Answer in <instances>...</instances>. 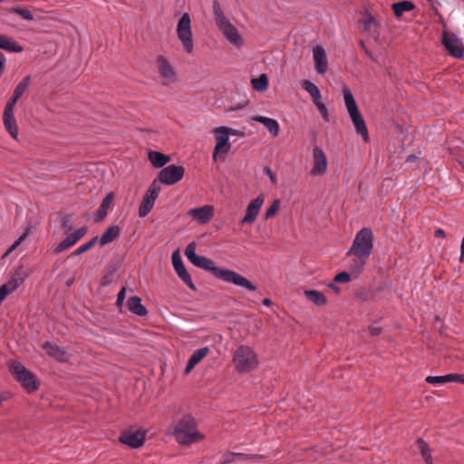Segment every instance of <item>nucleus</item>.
Masks as SVG:
<instances>
[{
	"label": "nucleus",
	"mask_w": 464,
	"mask_h": 464,
	"mask_svg": "<svg viewBox=\"0 0 464 464\" xmlns=\"http://www.w3.org/2000/svg\"><path fill=\"white\" fill-rule=\"evenodd\" d=\"M350 281H351V276L347 272H341V273L337 274L334 278V283H348Z\"/></svg>",
	"instance_id": "47"
},
{
	"label": "nucleus",
	"mask_w": 464,
	"mask_h": 464,
	"mask_svg": "<svg viewBox=\"0 0 464 464\" xmlns=\"http://www.w3.org/2000/svg\"><path fill=\"white\" fill-rule=\"evenodd\" d=\"M5 57L0 52V75H2V73H3L4 70H5Z\"/></svg>",
	"instance_id": "57"
},
{
	"label": "nucleus",
	"mask_w": 464,
	"mask_h": 464,
	"mask_svg": "<svg viewBox=\"0 0 464 464\" xmlns=\"http://www.w3.org/2000/svg\"><path fill=\"white\" fill-rule=\"evenodd\" d=\"M98 242V237H92L89 242L82 244L76 251L73 256L83 254L92 249Z\"/></svg>",
	"instance_id": "41"
},
{
	"label": "nucleus",
	"mask_w": 464,
	"mask_h": 464,
	"mask_svg": "<svg viewBox=\"0 0 464 464\" xmlns=\"http://www.w3.org/2000/svg\"><path fill=\"white\" fill-rule=\"evenodd\" d=\"M434 236L436 237H446V233L443 229L441 228H439L437 229L435 232H434Z\"/></svg>",
	"instance_id": "59"
},
{
	"label": "nucleus",
	"mask_w": 464,
	"mask_h": 464,
	"mask_svg": "<svg viewBox=\"0 0 464 464\" xmlns=\"http://www.w3.org/2000/svg\"><path fill=\"white\" fill-rule=\"evenodd\" d=\"M23 283V278L13 277L5 285L13 293Z\"/></svg>",
	"instance_id": "45"
},
{
	"label": "nucleus",
	"mask_w": 464,
	"mask_h": 464,
	"mask_svg": "<svg viewBox=\"0 0 464 464\" xmlns=\"http://www.w3.org/2000/svg\"><path fill=\"white\" fill-rule=\"evenodd\" d=\"M158 71L162 79L163 85H169L175 82L177 73L170 63L162 55L157 58Z\"/></svg>",
	"instance_id": "11"
},
{
	"label": "nucleus",
	"mask_w": 464,
	"mask_h": 464,
	"mask_svg": "<svg viewBox=\"0 0 464 464\" xmlns=\"http://www.w3.org/2000/svg\"><path fill=\"white\" fill-rule=\"evenodd\" d=\"M3 401V398L0 396V404L2 403Z\"/></svg>",
	"instance_id": "62"
},
{
	"label": "nucleus",
	"mask_w": 464,
	"mask_h": 464,
	"mask_svg": "<svg viewBox=\"0 0 464 464\" xmlns=\"http://www.w3.org/2000/svg\"><path fill=\"white\" fill-rule=\"evenodd\" d=\"M214 13L217 25L227 40L235 46H241L243 44L241 35L237 29L227 19L217 3L214 4Z\"/></svg>",
	"instance_id": "5"
},
{
	"label": "nucleus",
	"mask_w": 464,
	"mask_h": 464,
	"mask_svg": "<svg viewBox=\"0 0 464 464\" xmlns=\"http://www.w3.org/2000/svg\"><path fill=\"white\" fill-rule=\"evenodd\" d=\"M185 256L195 266L211 272L212 275L218 279L244 287L248 291L253 292L256 290V286L240 274L229 269L218 267L215 266L213 260L203 256H198L196 254L195 242H191L187 246Z\"/></svg>",
	"instance_id": "1"
},
{
	"label": "nucleus",
	"mask_w": 464,
	"mask_h": 464,
	"mask_svg": "<svg viewBox=\"0 0 464 464\" xmlns=\"http://www.w3.org/2000/svg\"><path fill=\"white\" fill-rule=\"evenodd\" d=\"M264 204V198L257 197L255 199L251 200L248 204L246 215L242 219V224H252L256 219V217L259 214V211Z\"/></svg>",
	"instance_id": "16"
},
{
	"label": "nucleus",
	"mask_w": 464,
	"mask_h": 464,
	"mask_svg": "<svg viewBox=\"0 0 464 464\" xmlns=\"http://www.w3.org/2000/svg\"><path fill=\"white\" fill-rule=\"evenodd\" d=\"M315 70L318 73L323 74L327 71L328 62L324 49L317 45L313 50Z\"/></svg>",
	"instance_id": "19"
},
{
	"label": "nucleus",
	"mask_w": 464,
	"mask_h": 464,
	"mask_svg": "<svg viewBox=\"0 0 464 464\" xmlns=\"http://www.w3.org/2000/svg\"><path fill=\"white\" fill-rule=\"evenodd\" d=\"M86 233H87V227H82L70 235H71V237H72V238H74V241L77 243L82 237H83L85 236Z\"/></svg>",
	"instance_id": "48"
},
{
	"label": "nucleus",
	"mask_w": 464,
	"mask_h": 464,
	"mask_svg": "<svg viewBox=\"0 0 464 464\" xmlns=\"http://www.w3.org/2000/svg\"><path fill=\"white\" fill-rule=\"evenodd\" d=\"M177 34L184 50L188 53H192L194 44L192 38L191 20L188 13H184L179 19L177 25Z\"/></svg>",
	"instance_id": "7"
},
{
	"label": "nucleus",
	"mask_w": 464,
	"mask_h": 464,
	"mask_svg": "<svg viewBox=\"0 0 464 464\" xmlns=\"http://www.w3.org/2000/svg\"><path fill=\"white\" fill-rule=\"evenodd\" d=\"M248 457L242 453L226 452L222 455L220 464H228L231 462L243 461Z\"/></svg>",
	"instance_id": "33"
},
{
	"label": "nucleus",
	"mask_w": 464,
	"mask_h": 464,
	"mask_svg": "<svg viewBox=\"0 0 464 464\" xmlns=\"http://www.w3.org/2000/svg\"><path fill=\"white\" fill-rule=\"evenodd\" d=\"M113 198L114 194L112 192L107 194V196L103 198L99 209L95 214V220L97 222H101L107 216V211L112 204Z\"/></svg>",
	"instance_id": "24"
},
{
	"label": "nucleus",
	"mask_w": 464,
	"mask_h": 464,
	"mask_svg": "<svg viewBox=\"0 0 464 464\" xmlns=\"http://www.w3.org/2000/svg\"><path fill=\"white\" fill-rule=\"evenodd\" d=\"M450 382H455L459 383H464V374L450 373L448 374Z\"/></svg>",
	"instance_id": "49"
},
{
	"label": "nucleus",
	"mask_w": 464,
	"mask_h": 464,
	"mask_svg": "<svg viewBox=\"0 0 464 464\" xmlns=\"http://www.w3.org/2000/svg\"><path fill=\"white\" fill-rule=\"evenodd\" d=\"M233 362L236 370L240 373L250 372L258 365L256 353L251 347L246 345H241L235 351Z\"/></svg>",
	"instance_id": "4"
},
{
	"label": "nucleus",
	"mask_w": 464,
	"mask_h": 464,
	"mask_svg": "<svg viewBox=\"0 0 464 464\" xmlns=\"http://www.w3.org/2000/svg\"><path fill=\"white\" fill-rule=\"evenodd\" d=\"M208 347H203L196 350L190 356L188 362L185 368L184 373L186 375L188 374L194 369V367L208 355Z\"/></svg>",
	"instance_id": "20"
},
{
	"label": "nucleus",
	"mask_w": 464,
	"mask_h": 464,
	"mask_svg": "<svg viewBox=\"0 0 464 464\" xmlns=\"http://www.w3.org/2000/svg\"><path fill=\"white\" fill-rule=\"evenodd\" d=\"M10 118L14 116V109L11 106H5L3 118Z\"/></svg>",
	"instance_id": "55"
},
{
	"label": "nucleus",
	"mask_w": 464,
	"mask_h": 464,
	"mask_svg": "<svg viewBox=\"0 0 464 464\" xmlns=\"http://www.w3.org/2000/svg\"><path fill=\"white\" fill-rule=\"evenodd\" d=\"M161 190L158 180H154L149 187L139 208L140 218H145L153 208L155 201Z\"/></svg>",
	"instance_id": "9"
},
{
	"label": "nucleus",
	"mask_w": 464,
	"mask_h": 464,
	"mask_svg": "<svg viewBox=\"0 0 464 464\" xmlns=\"http://www.w3.org/2000/svg\"><path fill=\"white\" fill-rule=\"evenodd\" d=\"M370 334L373 336H377L381 334L382 328L379 326L372 325L369 327Z\"/></svg>",
	"instance_id": "54"
},
{
	"label": "nucleus",
	"mask_w": 464,
	"mask_h": 464,
	"mask_svg": "<svg viewBox=\"0 0 464 464\" xmlns=\"http://www.w3.org/2000/svg\"><path fill=\"white\" fill-rule=\"evenodd\" d=\"M9 370L15 380L21 382L28 392L38 389L39 383L36 382L34 375L19 362H11Z\"/></svg>",
	"instance_id": "6"
},
{
	"label": "nucleus",
	"mask_w": 464,
	"mask_h": 464,
	"mask_svg": "<svg viewBox=\"0 0 464 464\" xmlns=\"http://www.w3.org/2000/svg\"><path fill=\"white\" fill-rule=\"evenodd\" d=\"M9 294H11V291L5 285L0 286V304Z\"/></svg>",
	"instance_id": "50"
},
{
	"label": "nucleus",
	"mask_w": 464,
	"mask_h": 464,
	"mask_svg": "<svg viewBox=\"0 0 464 464\" xmlns=\"http://www.w3.org/2000/svg\"><path fill=\"white\" fill-rule=\"evenodd\" d=\"M327 158L324 150L318 146L313 149V168L310 171L312 176H320L327 170Z\"/></svg>",
	"instance_id": "13"
},
{
	"label": "nucleus",
	"mask_w": 464,
	"mask_h": 464,
	"mask_svg": "<svg viewBox=\"0 0 464 464\" xmlns=\"http://www.w3.org/2000/svg\"><path fill=\"white\" fill-rule=\"evenodd\" d=\"M304 295L307 298V300H309L311 303L317 306H323L327 304V297L318 290H304Z\"/></svg>",
	"instance_id": "23"
},
{
	"label": "nucleus",
	"mask_w": 464,
	"mask_h": 464,
	"mask_svg": "<svg viewBox=\"0 0 464 464\" xmlns=\"http://www.w3.org/2000/svg\"><path fill=\"white\" fill-rule=\"evenodd\" d=\"M263 304L266 306H270L272 304V301L268 298L263 300Z\"/></svg>",
	"instance_id": "61"
},
{
	"label": "nucleus",
	"mask_w": 464,
	"mask_h": 464,
	"mask_svg": "<svg viewBox=\"0 0 464 464\" xmlns=\"http://www.w3.org/2000/svg\"><path fill=\"white\" fill-rule=\"evenodd\" d=\"M442 44L446 50L454 57L460 58L464 53V46L459 39L451 33L444 32Z\"/></svg>",
	"instance_id": "12"
},
{
	"label": "nucleus",
	"mask_w": 464,
	"mask_h": 464,
	"mask_svg": "<svg viewBox=\"0 0 464 464\" xmlns=\"http://www.w3.org/2000/svg\"><path fill=\"white\" fill-rule=\"evenodd\" d=\"M302 87L304 91H306L311 95L314 103H315L321 100V98H322L321 92L314 83H313L309 80H304L302 82Z\"/></svg>",
	"instance_id": "31"
},
{
	"label": "nucleus",
	"mask_w": 464,
	"mask_h": 464,
	"mask_svg": "<svg viewBox=\"0 0 464 464\" xmlns=\"http://www.w3.org/2000/svg\"><path fill=\"white\" fill-rule=\"evenodd\" d=\"M121 229L119 226L110 227L101 237L100 246H103L107 244L111 243L120 236Z\"/></svg>",
	"instance_id": "25"
},
{
	"label": "nucleus",
	"mask_w": 464,
	"mask_h": 464,
	"mask_svg": "<svg viewBox=\"0 0 464 464\" xmlns=\"http://www.w3.org/2000/svg\"><path fill=\"white\" fill-rule=\"evenodd\" d=\"M343 98L350 116L360 112L353 95L348 87H344L343 89Z\"/></svg>",
	"instance_id": "27"
},
{
	"label": "nucleus",
	"mask_w": 464,
	"mask_h": 464,
	"mask_svg": "<svg viewBox=\"0 0 464 464\" xmlns=\"http://www.w3.org/2000/svg\"><path fill=\"white\" fill-rule=\"evenodd\" d=\"M369 257L353 256V263L351 265V271L356 275H359L364 269Z\"/></svg>",
	"instance_id": "36"
},
{
	"label": "nucleus",
	"mask_w": 464,
	"mask_h": 464,
	"mask_svg": "<svg viewBox=\"0 0 464 464\" xmlns=\"http://www.w3.org/2000/svg\"><path fill=\"white\" fill-rule=\"evenodd\" d=\"M252 121L262 123L274 137L278 136L279 131H280V127H279V123L277 122V121H276L272 118H267L265 116H258V115L254 116L252 118Z\"/></svg>",
	"instance_id": "21"
},
{
	"label": "nucleus",
	"mask_w": 464,
	"mask_h": 464,
	"mask_svg": "<svg viewBox=\"0 0 464 464\" xmlns=\"http://www.w3.org/2000/svg\"><path fill=\"white\" fill-rule=\"evenodd\" d=\"M373 248V233L369 227L357 232L347 256L370 257Z\"/></svg>",
	"instance_id": "3"
},
{
	"label": "nucleus",
	"mask_w": 464,
	"mask_h": 464,
	"mask_svg": "<svg viewBox=\"0 0 464 464\" xmlns=\"http://www.w3.org/2000/svg\"><path fill=\"white\" fill-rule=\"evenodd\" d=\"M20 97H16L15 94L13 95V97L8 101L5 106H11V108H14L15 103L17 102L18 99Z\"/></svg>",
	"instance_id": "58"
},
{
	"label": "nucleus",
	"mask_w": 464,
	"mask_h": 464,
	"mask_svg": "<svg viewBox=\"0 0 464 464\" xmlns=\"http://www.w3.org/2000/svg\"><path fill=\"white\" fill-rule=\"evenodd\" d=\"M265 172L269 176V179L272 182V184H276L277 182V179H276V174L271 170L270 168L268 167H266L265 168Z\"/></svg>",
	"instance_id": "53"
},
{
	"label": "nucleus",
	"mask_w": 464,
	"mask_h": 464,
	"mask_svg": "<svg viewBox=\"0 0 464 464\" xmlns=\"http://www.w3.org/2000/svg\"><path fill=\"white\" fill-rule=\"evenodd\" d=\"M415 7L414 4L411 1H401L394 3L392 6L394 14L400 18L404 13L413 10Z\"/></svg>",
	"instance_id": "29"
},
{
	"label": "nucleus",
	"mask_w": 464,
	"mask_h": 464,
	"mask_svg": "<svg viewBox=\"0 0 464 464\" xmlns=\"http://www.w3.org/2000/svg\"><path fill=\"white\" fill-rule=\"evenodd\" d=\"M12 12L20 15L21 17H23L24 20H27V21H33L34 19L31 11L26 8L17 6V7L13 8Z\"/></svg>",
	"instance_id": "42"
},
{
	"label": "nucleus",
	"mask_w": 464,
	"mask_h": 464,
	"mask_svg": "<svg viewBox=\"0 0 464 464\" xmlns=\"http://www.w3.org/2000/svg\"><path fill=\"white\" fill-rule=\"evenodd\" d=\"M145 436L146 434L143 430H136L134 432L124 431L120 437V441L130 448L137 449L143 445Z\"/></svg>",
	"instance_id": "15"
},
{
	"label": "nucleus",
	"mask_w": 464,
	"mask_h": 464,
	"mask_svg": "<svg viewBox=\"0 0 464 464\" xmlns=\"http://www.w3.org/2000/svg\"><path fill=\"white\" fill-rule=\"evenodd\" d=\"M31 82V76H25L16 86L14 94H15L16 97H21L24 92L27 90L29 84Z\"/></svg>",
	"instance_id": "40"
},
{
	"label": "nucleus",
	"mask_w": 464,
	"mask_h": 464,
	"mask_svg": "<svg viewBox=\"0 0 464 464\" xmlns=\"http://www.w3.org/2000/svg\"><path fill=\"white\" fill-rule=\"evenodd\" d=\"M63 227L66 231H70L72 228V222L70 217H65L63 218Z\"/></svg>",
	"instance_id": "52"
},
{
	"label": "nucleus",
	"mask_w": 464,
	"mask_h": 464,
	"mask_svg": "<svg viewBox=\"0 0 464 464\" xmlns=\"http://www.w3.org/2000/svg\"><path fill=\"white\" fill-rule=\"evenodd\" d=\"M188 214L200 224H207L214 216V208L210 205H205L200 208H191Z\"/></svg>",
	"instance_id": "17"
},
{
	"label": "nucleus",
	"mask_w": 464,
	"mask_h": 464,
	"mask_svg": "<svg viewBox=\"0 0 464 464\" xmlns=\"http://www.w3.org/2000/svg\"><path fill=\"white\" fill-rule=\"evenodd\" d=\"M279 208H280V201H279V199H276L272 203L270 208L266 210L265 218L269 219V218H273L279 210Z\"/></svg>",
	"instance_id": "44"
},
{
	"label": "nucleus",
	"mask_w": 464,
	"mask_h": 464,
	"mask_svg": "<svg viewBox=\"0 0 464 464\" xmlns=\"http://www.w3.org/2000/svg\"><path fill=\"white\" fill-rule=\"evenodd\" d=\"M216 139V146L213 152V160H225V155L229 151L231 144L229 142V136L227 132V127H218L214 130Z\"/></svg>",
	"instance_id": "8"
},
{
	"label": "nucleus",
	"mask_w": 464,
	"mask_h": 464,
	"mask_svg": "<svg viewBox=\"0 0 464 464\" xmlns=\"http://www.w3.org/2000/svg\"><path fill=\"white\" fill-rule=\"evenodd\" d=\"M425 381L430 384H444L450 382L448 374L443 376H428Z\"/></svg>",
	"instance_id": "43"
},
{
	"label": "nucleus",
	"mask_w": 464,
	"mask_h": 464,
	"mask_svg": "<svg viewBox=\"0 0 464 464\" xmlns=\"http://www.w3.org/2000/svg\"><path fill=\"white\" fill-rule=\"evenodd\" d=\"M251 84L255 90L264 92L268 87V78L266 74L263 73L258 78L252 79Z\"/></svg>",
	"instance_id": "37"
},
{
	"label": "nucleus",
	"mask_w": 464,
	"mask_h": 464,
	"mask_svg": "<svg viewBox=\"0 0 464 464\" xmlns=\"http://www.w3.org/2000/svg\"><path fill=\"white\" fill-rule=\"evenodd\" d=\"M128 307L130 312L139 316H144L148 313L146 307L141 304V299L138 296H132L128 300Z\"/></svg>",
	"instance_id": "26"
},
{
	"label": "nucleus",
	"mask_w": 464,
	"mask_h": 464,
	"mask_svg": "<svg viewBox=\"0 0 464 464\" xmlns=\"http://www.w3.org/2000/svg\"><path fill=\"white\" fill-rule=\"evenodd\" d=\"M227 135H239V136H244V133L237 130H235V129H232V128H228L227 127Z\"/></svg>",
	"instance_id": "56"
},
{
	"label": "nucleus",
	"mask_w": 464,
	"mask_h": 464,
	"mask_svg": "<svg viewBox=\"0 0 464 464\" xmlns=\"http://www.w3.org/2000/svg\"><path fill=\"white\" fill-rule=\"evenodd\" d=\"M42 347L50 357L54 358L58 362H67L69 360L68 353L55 343L45 342Z\"/></svg>",
	"instance_id": "18"
},
{
	"label": "nucleus",
	"mask_w": 464,
	"mask_h": 464,
	"mask_svg": "<svg viewBox=\"0 0 464 464\" xmlns=\"http://www.w3.org/2000/svg\"><path fill=\"white\" fill-rule=\"evenodd\" d=\"M76 242L74 241V238L69 235L57 246V247L54 249V253L60 254L69 247L74 246Z\"/></svg>",
	"instance_id": "38"
},
{
	"label": "nucleus",
	"mask_w": 464,
	"mask_h": 464,
	"mask_svg": "<svg viewBox=\"0 0 464 464\" xmlns=\"http://www.w3.org/2000/svg\"><path fill=\"white\" fill-rule=\"evenodd\" d=\"M350 117L354 125L356 132L359 135H361L364 140H367L369 138L368 129L366 127L365 121H364L361 112L351 115Z\"/></svg>",
	"instance_id": "22"
},
{
	"label": "nucleus",
	"mask_w": 464,
	"mask_h": 464,
	"mask_svg": "<svg viewBox=\"0 0 464 464\" xmlns=\"http://www.w3.org/2000/svg\"><path fill=\"white\" fill-rule=\"evenodd\" d=\"M0 48L13 53H20L23 51V47L21 45L12 38L4 34H0Z\"/></svg>",
	"instance_id": "28"
},
{
	"label": "nucleus",
	"mask_w": 464,
	"mask_h": 464,
	"mask_svg": "<svg viewBox=\"0 0 464 464\" xmlns=\"http://www.w3.org/2000/svg\"><path fill=\"white\" fill-rule=\"evenodd\" d=\"M149 160L151 164L155 168H161L166 165L169 161V157L159 152V151H150L149 152Z\"/></svg>",
	"instance_id": "30"
},
{
	"label": "nucleus",
	"mask_w": 464,
	"mask_h": 464,
	"mask_svg": "<svg viewBox=\"0 0 464 464\" xmlns=\"http://www.w3.org/2000/svg\"><path fill=\"white\" fill-rule=\"evenodd\" d=\"M30 234V227H27L25 231L19 237V238L14 241V243L7 249V251L3 256V258L9 256L12 252H14L28 237Z\"/></svg>",
	"instance_id": "39"
},
{
	"label": "nucleus",
	"mask_w": 464,
	"mask_h": 464,
	"mask_svg": "<svg viewBox=\"0 0 464 464\" xmlns=\"http://www.w3.org/2000/svg\"><path fill=\"white\" fill-rule=\"evenodd\" d=\"M4 125L6 130L10 133V135L14 139H17L18 136V128L16 124V121L14 117L3 118Z\"/></svg>",
	"instance_id": "35"
},
{
	"label": "nucleus",
	"mask_w": 464,
	"mask_h": 464,
	"mask_svg": "<svg viewBox=\"0 0 464 464\" xmlns=\"http://www.w3.org/2000/svg\"><path fill=\"white\" fill-rule=\"evenodd\" d=\"M314 105L318 109V111H319L320 114L322 115L323 119L325 121L328 122L330 121V119H329V114H328L327 108L324 105V103H323L321 101H319V102H315Z\"/></svg>",
	"instance_id": "46"
},
{
	"label": "nucleus",
	"mask_w": 464,
	"mask_h": 464,
	"mask_svg": "<svg viewBox=\"0 0 464 464\" xmlns=\"http://www.w3.org/2000/svg\"><path fill=\"white\" fill-rule=\"evenodd\" d=\"M329 287H330L333 291H334L335 293H339V292H340V287H338V286L335 285V283H334H334H331V284L329 285Z\"/></svg>",
	"instance_id": "60"
},
{
	"label": "nucleus",
	"mask_w": 464,
	"mask_h": 464,
	"mask_svg": "<svg viewBox=\"0 0 464 464\" xmlns=\"http://www.w3.org/2000/svg\"><path fill=\"white\" fill-rule=\"evenodd\" d=\"M125 295H126V288L123 287L118 294V297H117V301H116V304L121 306L123 302H124V299H125Z\"/></svg>",
	"instance_id": "51"
},
{
	"label": "nucleus",
	"mask_w": 464,
	"mask_h": 464,
	"mask_svg": "<svg viewBox=\"0 0 464 464\" xmlns=\"http://www.w3.org/2000/svg\"><path fill=\"white\" fill-rule=\"evenodd\" d=\"M4 125L6 130L10 133V135L14 139H17L18 136V128L16 124V121L14 117L3 118Z\"/></svg>",
	"instance_id": "34"
},
{
	"label": "nucleus",
	"mask_w": 464,
	"mask_h": 464,
	"mask_svg": "<svg viewBox=\"0 0 464 464\" xmlns=\"http://www.w3.org/2000/svg\"><path fill=\"white\" fill-rule=\"evenodd\" d=\"M416 444H417V448H418L420 453L421 454L425 463L432 464L430 449L427 445V443L422 439H418Z\"/></svg>",
	"instance_id": "32"
},
{
	"label": "nucleus",
	"mask_w": 464,
	"mask_h": 464,
	"mask_svg": "<svg viewBox=\"0 0 464 464\" xmlns=\"http://www.w3.org/2000/svg\"><path fill=\"white\" fill-rule=\"evenodd\" d=\"M185 169L181 166L169 165L159 173V181L166 185H173L182 179Z\"/></svg>",
	"instance_id": "10"
},
{
	"label": "nucleus",
	"mask_w": 464,
	"mask_h": 464,
	"mask_svg": "<svg viewBox=\"0 0 464 464\" xmlns=\"http://www.w3.org/2000/svg\"><path fill=\"white\" fill-rule=\"evenodd\" d=\"M172 429L176 440L182 445H189L204 438L197 430L195 419L190 415L183 416Z\"/></svg>",
	"instance_id": "2"
},
{
	"label": "nucleus",
	"mask_w": 464,
	"mask_h": 464,
	"mask_svg": "<svg viewBox=\"0 0 464 464\" xmlns=\"http://www.w3.org/2000/svg\"><path fill=\"white\" fill-rule=\"evenodd\" d=\"M172 264H173V267H174L176 273L178 274V276H179V278L190 289L195 290L196 289L195 285L193 284L192 279H191L189 274L186 270V267H185V266L183 264V261H182V259H181V257L179 256V251H175L172 254Z\"/></svg>",
	"instance_id": "14"
}]
</instances>
